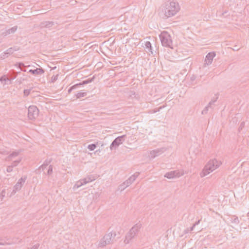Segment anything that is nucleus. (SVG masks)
<instances>
[{
	"label": "nucleus",
	"mask_w": 249,
	"mask_h": 249,
	"mask_svg": "<svg viewBox=\"0 0 249 249\" xmlns=\"http://www.w3.org/2000/svg\"><path fill=\"white\" fill-rule=\"evenodd\" d=\"M161 11L163 13L162 18L167 19L175 16L180 10L179 4L175 1H167L161 7Z\"/></svg>",
	"instance_id": "obj_1"
},
{
	"label": "nucleus",
	"mask_w": 249,
	"mask_h": 249,
	"mask_svg": "<svg viewBox=\"0 0 249 249\" xmlns=\"http://www.w3.org/2000/svg\"><path fill=\"white\" fill-rule=\"evenodd\" d=\"M219 166V164L215 159L210 160L205 166L202 172L200 173L201 177H204L209 174Z\"/></svg>",
	"instance_id": "obj_2"
},
{
	"label": "nucleus",
	"mask_w": 249,
	"mask_h": 249,
	"mask_svg": "<svg viewBox=\"0 0 249 249\" xmlns=\"http://www.w3.org/2000/svg\"><path fill=\"white\" fill-rule=\"evenodd\" d=\"M141 228V224H136L127 233L125 236V239H124V242L125 244H128L129 241L131 240L139 231Z\"/></svg>",
	"instance_id": "obj_3"
},
{
	"label": "nucleus",
	"mask_w": 249,
	"mask_h": 249,
	"mask_svg": "<svg viewBox=\"0 0 249 249\" xmlns=\"http://www.w3.org/2000/svg\"><path fill=\"white\" fill-rule=\"evenodd\" d=\"M116 235V232L112 233V232H110L108 234H106L100 240L99 246L100 247H104L107 245L113 243V239Z\"/></svg>",
	"instance_id": "obj_4"
},
{
	"label": "nucleus",
	"mask_w": 249,
	"mask_h": 249,
	"mask_svg": "<svg viewBox=\"0 0 249 249\" xmlns=\"http://www.w3.org/2000/svg\"><path fill=\"white\" fill-rule=\"evenodd\" d=\"M160 38L162 46L171 48L172 40L169 34L167 32H163L160 35Z\"/></svg>",
	"instance_id": "obj_5"
},
{
	"label": "nucleus",
	"mask_w": 249,
	"mask_h": 249,
	"mask_svg": "<svg viewBox=\"0 0 249 249\" xmlns=\"http://www.w3.org/2000/svg\"><path fill=\"white\" fill-rule=\"evenodd\" d=\"M39 110L35 106H30L28 109V117L30 120H34L38 116Z\"/></svg>",
	"instance_id": "obj_6"
},
{
	"label": "nucleus",
	"mask_w": 249,
	"mask_h": 249,
	"mask_svg": "<svg viewBox=\"0 0 249 249\" xmlns=\"http://www.w3.org/2000/svg\"><path fill=\"white\" fill-rule=\"evenodd\" d=\"M125 135H122L119 136L115 138L112 142L110 146V149L111 150L116 149L118 146L122 144L124 141V137Z\"/></svg>",
	"instance_id": "obj_7"
},
{
	"label": "nucleus",
	"mask_w": 249,
	"mask_h": 249,
	"mask_svg": "<svg viewBox=\"0 0 249 249\" xmlns=\"http://www.w3.org/2000/svg\"><path fill=\"white\" fill-rule=\"evenodd\" d=\"M27 179L26 176H24L21 178L16 184V185L13 187V190L12 192V194H14L16 193L17 191L20 190L22 187L23 184L25 182Z\"/></svg>",
	"instance_id": "obj_8"
},
{
	"label": "nucleus",
	"mask_w": 249,
	"mask_h": 249,
	"mask_svg": "<svg viewBox=\"0 0 249 249\" xmlns=\"http://www.w3.org/2000/svg\"><path fill=\"white\" fill-rule=\"evenodd\" d=\"M183 173H180L179 171L176 170L166 173L164 175V177L171 179L176 178H179L181 176L183 175Z\"/></svg>",
	"instance_id": "obj_9"
},
{
	"label": "nucleus",
	"mask_w": 249,
	"mask_h": 249,
	"mask_svg": "<svg viewBox=\"0 0 249 249\" xmlns=\"http://www.w3.org/2000/svg\"><path fill=\"white\" fill-rule=\"evenodd\" d=\"M164 148H160L155 149L150 152V156L151 158L154 159L156 157H157L161 154L164 151Z\"/></svg>",
	"instance_id": "obj_10"
},
{
	"label": "nucleus",
	"mask_w": 249,
	"mask_h": 249,
	"mask_svg": "<svg viewBox=\"0 0 249 249\" xmlns=\"http://www.w3.org/2000/svg\"><path fill=\"white\" fill-rule=\"evenodd\" d=\"M139 172L135 173L134 175L129 177V178L124 182V184L126 186H129L137 178L139 175Z\"/></svg>",
	"instance_id": "obj_11"
},
{
	"label": "nucleus",
	"mask_w": 249,
	"mask_h": 249,
	"mask_svg": "<svg viewBox=\"0 0 249 249\" xmlns=\"http://www.w3.org/2000/svg\"><path fill=\"white\" fill-rule=\"evenodd\" d=\"M215 56V53L214 52L209 53L206 56L205 60V64L209 65L212 63L213 57Z\"/></svg>",
	"instance_id": "obj_12"
},
{
	"label": "nucleus",
	"mask_w": 249,
	"mask_h": 249,
	"mask_svg": "<svg viewBox=\"0 0 249 249\" xmlns=\"http://www.w3.org/2000/svg\"><path fill=\"white\" fill-rule=\"evenodd\" d=\"M45 72L44 70L42 68H36L35 70H30L28 72H30L35 75H41L44 73Z\"/></svg>",
	"instance_id": "obj_13"
},
{
	"label": "nucleus",
	"mask_w": 249,
	"mask_h": 249,
	"mask_svg": "<svg viewBox=\"0 0 249 249\" xmlns=\"http://www.w3.org/2000/svg\"><path fill=\"white\" fill-rule=\"evenodd\" d=\"M54 25V22L53 21H43L40 23L41 28H50Z\"/></svg>",
	"instance_id": "obj_14"
},
{
	"label": "nucleus",
	"mask_w": 249,
	"mask_h": 249,
	"mask_svg": "<svg viewBox=\"0 0 249 249\" xmlns=\"http://www.w3.org/2000/svg\"><path fill=\"white\" fill-rule=\"evenodd\" d=\"M94 78L95 76H93L92 78H88V79H86L85 80L82 81L81 82L78 83L77 85L78 87L85 85L86 84H89L92 82L94 80Z\"/></svg>",
	"instance_id": "obj_15"
},
{
	"label": "nucleus",
	"mask_w": 249,
	"mask_h": 249,
	"mask_svg": "<svg viewBox=\"0 0 249 249\" xmlns=\"http://www.w3.org/2000/svg\"><path fill=\"white\" fill-rule=\"evenodd\" d=\"M52 161V159H48L47 158L45 160V161L44 162V163H43L42 165H41L40 167H39V169H42L43 170L45 168H46V167L49 165V164Z\"/></svg>",
	"instance_id": "obj_16"
},
{
	"label": "nucleus",
	"mask_w": 249,
	"mask_h": 249,
	"mask_svg": "<svg viewBox=\"0 0 249 249\" xmlns=\"http://www.w3.org/2000/svg\"><path fill=\"white\" fill-rule=\"evenodd\" d=\"M17 29V26H14L8 30H6L5 31V32L3 33V34H5V35L6 36V35H9L11 34H13L16 31Z\"/></svg>",
	"instance_id": "obj_17"
},
{
	"label": "nucleus",
	"mask_w": 249,
	"mask_h": 249,
	"mask_svg": "<svg viewBox=\"0 0 249 249\" xmlns=\"http://www.w3.org/2000/svg\"><path fill=\"white\" fill-rule=\"evenodd\" d=\"M85 184L84 183H83V179H81L80 180L78 181L73 186V189L76 190V189H78L80 187H81L82 185Z\"/></svg>",
	"instance_id": "obj_18"
},
{
	"label": "nucleus",
	"mask_w": 249,
	"mask_h": 249,
	"mask_svg": "<svg viewBox=\"0 0 249 249\" xmlns=\"http://www.w3.org/2000/svg\"><path fill=\"white\" fill-rule=\"evenodd\" d=\"M145 47L147 49L148 51L153 53L152 51V45L150 41H146L145 44Z\"/></svg>",
	"instance_id": "obj_19"
},
{
	"label": "nucleus",
	"mask_w": 249,
	"mask_h": 249,
	"mask_svg": "<svg viewBox=\"0 0 249 249\" xmlns=\"http://www.w3.org/2000/svg\"><path fill=\"white\" fill-rule=\"evenodd\" d=\"M165 106H160L158 108H155L153 109H151L149 111V113H154L160 111L161 109L165 107Z\"/></svg>",
	"instance_id": "obj_20"
},
{
	"label": "nucleus",
	"mask_w": 249,
	"mask_h": 249,
	"mask_svg": "<svg viewBox=\"0 0 249 249\" xmlns=\"http://www.w3.org/2000/svg\"><path fill=\"white\" fill-rule=\"evenodd\" d=\"M210 108L212 109L213 108L212 106H210L209 104H208V105L202 111L201 114L203 115L206 114L208 112V111L209 110Z\"/></svg>",
	"instance_id": "obj_21"
},
{
	"label": "nucleus",
	"mask_w": 249,
	"mask_h": 249,
	"mask_svg": "<svg viewBox=\"0 0 249 249\" xmlns=\"http://www.w3.org/2000/svg\"><path fill=\"white\" fill-rule=\"evenodd\" d=\"M87 94L86 92H79L77 93L75 96L77 99H80L81 97H84L86 96Z\"/></svg>",
	"instance_id": "obj_22"
},
{
	"label": "nucleus",
	"mask_w": 249,
	"mask_h": 249,
	"mask_svg": "<svg viewBox=\"0 0 249 249\" xmlns=\"http://www.w3.org/2000/svg\"><path fill=\"white\" fill-rule=\"evenodd\" d=\"M19 154L18 152H13L12 153H11L7 158V160H11V158L15 157L17 156Z\"/></svg>",
	"instance_id": "obj_23"
},
{
	"label": "nucleus",
	"mask_w": 249,
	"mask_h": 249,
	"mask_svg": "<svg viewBox=\"0 0 249 249\" xmlns=\"http://www.w3.org/2000/svg\"><path fill=\"white\" fill-rule=\"evenodd\" d=\"M97 144H98V142H97L96 143L90 144L88 145V148L90 151H93L96 148Z\"/></svg>",
	"instance_id": "obj_24"
},
{
	"label": "nucleus",
	"mask_w": 249,
	"mask_h": 249,
	"mask_svg": "<svg viewBox=\"0 0 249 249\" xmlns=\"http://www.w3.org/2000/svg\"><path fill=\"white\" fill-rule=\"evenodd\" d=\"M13 73H14V74H13L12 73H10V76H11V78H9L10 80H14V79L16 78V77H17L18 74H19L20 73V72H16L15 71H13Z\"/></svg>",
	"instance_id": "obj_25"
},
{
	"label": "nucleus",
	"mask_w": 249,
	"mask_h": 249,
	"mask_svg": "<svg viewBox=\"0 0 249 249\" xmlns=\"http://www.w3.org/2000/svg\"><path fill=\"white\" fill-rule=\"evenodd\" d=\"M93 180H94V179L91 178L90 177H88L83 179V183H84L85 184L88 182L92 181Z\"/></svg>",
	"instance_id": "obj_26"
},
{
	"label": "nucleus",
	"mask_w": 249,
	"mask_h": 249,
	"mask_svg": "<svg viewBox=\"0 0 249 249\" xmlns=\"http://www.w3.org/2000/svg\"><path fill=\"white\" fill-rule=\"evenodd\" d=\"M231 222L233 223L238 224L239 223V220L238 217L235 216H233L231 218Z\"/></svg>",
	"instance_id": "obj_27"
},
{
	"label": "nucleus",
	"mask_w": 249,
	"mask_h": 249,
	"mask_svg": "<svg viewBox=\"0 0 249 249\" xmlns=\"http://www.w3.org/2000/svg\"><path fill=\"white\" fill-rule=\"evenodd\" d=\"M78 87H78V86L77 84H75V85H74L72 86L69 89H68V93H70L71 92V91H72V90H73V89H77V88H78Z\"/></svg>",
	"instance_id": "obj_28"
},
{
	"label": "nucleus",
	"mask_w": 249,
	"mask_h": 249,
	"mask_svg": "<svg viewBox=\"0 0 249 249\" xmlns=\"http://www.w3.org/2000/svg\"><path fill=\"white\" fill-rule=\"evenodd\" d=\"M5 52L6 53V54L9 56L12 54H13V50L11 49V48H8L7 50H6Z\"/></svg>",
	"instance_id": "obj_29"
},
{
	"label": "nucleus",
	"mask_w": 249,
	"mask_h": 249,
	"mask_svg": "<svg viewBox=\"0 0 249 249\" xmlns=\"http://www.w3.org/2000/svg\"><path fill=\"white\" fill-rule=\"evenodd\" d=\"M7 81H11V80H10L9 78H6L5 75H3L0 78V81H1V82L3 81L6 82Z\"/></svg>",
	"instance_id": "obj_30"
},
{
	"label": "nucleus",
	"mask_w": 249,
	"mask_h": 249,
	"mask_svg": "<svg viewBox=\"0 0 249 249\" xmlns=\"http://www.w3.org/2000/svg\"><path fill=\"white\" fill-rule=\"evenodd\" d=\"M21 161V159L19 160H15L12 163H11V166L14 167H15L16 166L18 165V164Z\"/></svg>",
	"instance_id": "obj_31"
},
{
	"label": "nucleus",
	"mask_w": 249,
	"mask_h": 249,
	"mask_svg": "<svg viewBox=\"0 0 249 249\" xmlns=\"http://www.w3.org/2000/svg\"><path fill=\"white\" fill-rule=\"evenodd\" d=\"M53 166L52 165H50L49 167V169L47 171V174L48 175H51L53 173Z\"/></svg>",
	"instance_id": "obj_32"
},
{
	"label": "nucleus",
	"mask_w": 249,
	"mask_h": 249,
	"mask_svg": "<svg viewBox=\"0 0 249 249\" xmlns=\"http://www.w3.org/2000/svg\"><path fill=\"white\" fill-rule=\"evenodd\" d=\"M31 90V89H24V91H23L24 95L25 96H28L30 93Z\"/></svg>",
	"instance_id": "obj_33"
},
{
	"label": "nucleus",
	"mask_w": 249,
	"mask_h": 249,
	"mask_svg": "<svg viewBox=\"0 0 249 249\" xmlns=\"http://www.w3.org/2000/svg\"><path fill=\"white\" fill-rule=\"evenodd\" d=\"M8 57V56L6 54V53L5 52L1 53L0 55V58L1 59H4Z\"/></svg>",
	"instance_id": "obj_34"
},
{
	"label": "nucleus",
	"mask_w": 249,
	"mask_h": 249,
	"mask_svg": "<svg viewBox=\"0 0 249 249\" xmlns=\"http://www.w3.org/2000/svg\"><path fill=\"white\" fill-rule=\"evenodd\" d=\"M217 99L218 97L213 98L212 99L209 103V105L212 106V105H213L214 103L217 101Z\"/></svg>",
	"instance_id": "obj_35"
},
{
	"label": "nucleus",
	"mask_w": 249,
	"mask_h": 249,
	"mask_svg": "<svg viewBox=\"0 0 249 249\" xmlns=\"http://www.w3.org/2000/svg\"><path fill=\"white\" fill-rule=\"evenodd\" d=\"M127 187V186H126L124 184V182H123L122 184H121L119 185V189H121V190H123Z\"/></svg>",
	"instance_id": "obj_36"
},
{
	"label": "nucleus",
	"mask_w": 249,
	"mask_h": 249,
	"mask_svg": "<svg viewBox=\"0 0 249 249\" xmlns=\"http://www.w3.org/2000/svg\"><path fill=\"white\" fill-rule=\"evenodd\" d=\"M58 75L57 74L56 75H53L52 77V81L53 82H54L56 81L58 79Z\"/></svg>",
	"instance_id": "obj_37"
},
{
	"label": "nucleus",
	"mask_w": 249,
	"mask_h": 249,
	"mask_svg": "<svg viewBox=\"0 0 249 249\" xmlns=\"http://www.w3.org/2000/svg\"><path fill=\"white\" fill-rule=\"evenodd\" d=\"M245 122H242L241 123V124H240V126H239V128H238L239 131H241V130L243 129V127H244V126H245Z\"/></svg>",
	"instance_id": "obj_38"
},
{
	"label": "nucleus",
	"mask_w": 249,
	"mask_h": 249,
	"mask_svg": "<svg viewBox=\"0 0 249 249\" xmlns=\"http://www.w3.org/2000/svg\"><path fill=\"white\" fill-rule=\"evenodd\" d=\"M5 194V190H3L0 194V196H1V200H2L3 197H4Z\"/></svg>",
	"instance_id": "obj_39"
},
{
	"label": "nucleus",
	"mask_w": 249,
	"mask_h": 249,
	"mask_svg": "<svg viewBox=\"0 0 249 249\" xmlns=\"http://www.w3.org/2000/svg\"><path fill=\"white\" fill-rule=\"evenodd\" d=\"M13 167L11 165H9L7 168V172H11L13 170Z\"/></svg>",
	"instance_id": "obj_40"
},
{
	"label": "nucleus",
	"mask_w": 249,
	"mask_h": 249,
	"mask_svg": "<svg viewBox=\"0 0 249 249\" xmlns=\"http://www.w3.org/2000/svg\"><path fill=\"white\" fill-rule=\"evenodd\" d=\"M11 48L13 50V53L19 50V48L17 46H14L13 47H11Z\"/></svg>",
	"instance_id": "obj_41"
},
{
	"label": "nucleus",
	"mask_w": 249,
	"mask_h": 249,
	"mask_svg": "<svg viewBox=\"0 0 249 249\" xmlns=\"http://www.w3.org/2000/svg\"><path fill=\"white\" fill-rule=\"evenodd\" d=\"M24 64H23V63H21V62H20V63H17V64L15 65V66H17V67H18V68H20V67H21V66H24Z\"/></svg>",
	"instance_id": "obj_42"
},
{
	"label": "nucleus",
	"mask_w": 249,
	"mask_h": 249,
	"mask_svg": "<svg viewBox=\"0 0 249 249\" xmlns=\"http://www.w3.org/2000/svg\"><path fill=\"white\" fill-rule=\"evenodd\" d=\"M39 247V244H36L34 245L32 248L28 249H37Z\"/></svg>",
	"instance_id": "obj_43"
},
{
	"label": "nucleus",
	"mask_w": 249,
	"mask_h": 249,
	"mask_svg": "<svg viewBox=\"0 0 249 249\" xmlns=\"http://www.w3.org/2000/svg\"><path fill=\"white\" fill-rule=\"evenodd\" d=\"M201 221V219L198 220L193 225L194 227H195L196 226L198 225L200 223V222Z\"/></svg>",
	"instance_id": "obj_44"
},
{
	"label": "nucleus",
	"mask_w": 249,
	"mask_h": 249,
	"mask_svg": "<svg viewBox=\"0 0 249 249\" xmlns=\"http://www.w3.org/2000/svg\"><path fill=\"white\" fill-rule=\"evenodd\" d=\"M239 49L240 48H238L237 46H235L234 47V48H233L232 49H233V51H238V50H239Z\"/></svg>",
	"instance_id": "obj_45"
},
{
	"label": "nucleus",
	"mask_w": 249,
	"mask_h": 249,
	"mask_svg": "<svg viewBox=\"0 0 249 249\" xmlns=\"http://www.w3.org/2000/svg\"><path fill=\"white\" fill-rule=\"evenodd\" d=\"M135 95V92H131V94L130 95V96L132 97L133 95Z\"/></svg>",
	"instance_id": "obj_46"
},
{
	"label": "nucleus",
	"mask_w": 249,
	"mask_h": 249,
	"mask_svg": "<svg viewBox=\"0 0 249 249\" xmlns=\"http://www.w3.org/2000/svg\"><path fill=\"white\" fill-rule=\"evenodd\" d=\"M195 227H194V225H193L192 226V227H191L190 228V229L189 230H190V231H193V230H194V228H195Z\"/></svg>",
	"instance_id": "obj_47"
},
{
	"label": "nucleus",
	"mask_w": 249,
	"mask_h": 249,
	"mask_svg": "<svg viewBox=\"0 0 249 249\" xmlns=\"http://www.w3.org/2000/svg\"><path fill=\"white\" fill-rule=\"evenodd\" d=\"M189 231H190V230H189V229H186V230H185L184 231V232H185V233H188Z\"/></svg>",
	"instance_id": "obj_48"
},
{
	"label": "nucleus",
	"mask_w": 249,
	"mask_h": 249,
	"mask_svg": "<svg viewBox=\"0 0 249 249\" xmlns=\"http://www.w3.org/2000/svg\"><path fill=\"white\" fill-rule=\"evenodd\" d=\"M20 70L23 71H26V70L25 69H21L20 68Z\"/></svg>",
	"instance_id": "obj_49"
},
{
	"label": "nucleus",
	"mask_w": 249,
	"mask_h": 249,
	"mask_svg": "<svg viewBox=\"0 0 249 249\" xmlns=\"http://www.w3.org/2000/svg\"><path fill=\"white\" fill-rule=\"evenodd\" d=\"M5 244H6V243H3L0 242V245H4Z\"/></svg>",
	"instance_id": "obj_50"
},
{
	"label": "nucleus",
	"mask_w": 249,
	"mask_h": 249,
	"mask_svg": "<svg viewBox=\"0 0 249 249\" xmlns=\"http://www.w3.org/2000/svg\"><path fill=\"white\" fill-rule=\"evenodd\" d=\"M1 196H0V199H1Z\"/></svg>",
	"instance_id": "obj_51"
}]
</instances>
